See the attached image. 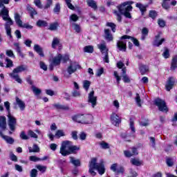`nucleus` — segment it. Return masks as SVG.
Here are the masks:
<instances>
[{
  "mask_svg": "<svg viewBox=\"0 0 177 177\" xmlns=\"http://www.w3.org/2000/svg\"><path fill=\"white\" fill-rule=\"evenodd\" d=\"M132 1H125L120 4V6H118V10H114L113 13L117 16V20L119 22H121L122 17L121 15H124L127 19H132V16H131V12L132 11Z\"/></svg>",
  "mask_w": 177,
  "mask_h": 177,
  "instance_id": "1",
  "label": "nucleus"
},
{
  "mask_svg": "<svg viewBox=\"0 0 177 177\" xmlns=\"http://www.w3.org/2000/svg\"><path fill=\"white\" fill-rule=\"evenodd\" d=\"M97 162V159L96 158H93L89 162L88 167V172L92 175V176H95L96 173L94 169H96L100 175H103L104 172H106V167H104V162L103 160H101L99 163Z\"/></svg>",
  "mask_w": 177,
  "mask_h": 177,
  "instance_id": "2",
  "label": "nucleus"
},
{
  "mask_svg": "<svg viewBox=\"0 0 177 177\" xmlns=\"http://www.w3.org/2000/svg\"><path fill=\"white\" fill-rule=\"evenodd\" d=\"M77 150H80L78 147L73 145V142L69 140H65L62 142L59 153L63 157H66L75 153Z\"/></svg>",
  "mask_w": 177,
  "mask_h": 177,
  "instance_id": "3",
  "label": "nucleus"
},
{
  "mask_svg": "<svg viewBox=\"0 0 177 177\" xmlns=\"http://www.w3.org/2000/svg\"><path fill=\"white\" fill-rule=\"evenodd\" d=\"M124 39H131V42H133L136 46H139V41H138V39L131 36L123 35L120 38V41L117 42V47L118 48L119 50H123V52L127 50V40Z\"/></svg>",
  "mask_w": 177,
  "mask_h": 177,
  "instance_id": "4",
  "label": "nucleus"
},
{
  "mask_svg": "<svg viewBox=\"0 0 177 177\" xmlns=\"http://www.w3.org/2000/svg\"><path fill=\"white\" fill-rule=\"evenodd\" d=\"M26 70H27V66H18L13 69L12 73H9V76L12 78V80H15L18 84H23V80L20 78L19 73H23V71H26Z\"/></svg>",
  "mask_w": 177,
  "mask_h": 177,
  "instance_id": "5",
  "label": "nucleus"
},
{
  "mask_svg": "<svg viewBox=\"0 0 177 177\" xmlns=\"http://www.w3.org/2000/svg\"><path fill=\"white\" fill-rule=\"evenodd\" d=\"M72 120L80 124H92L93 122V115L91 114L75 115L72 118Z\"/></svg>",
  "mask_w": 177,
  "mask_h": 177,
  "instance_id": "6",
  "label": "nucleus"
},
{
  "mask_svg": "<svg viewBox=\"0 0 177 177\" xmlns=\"http://www.w3.org/2000/svg\"><path fill=\"white\" fill-rule=\"evenodd\" d=\"M81 68V66L77 62H71L66 68V71H64V75L66 78H70L71 74H74L77 70Z\"/></svg>",
  "mask_w": 177,
  "mask_h": 177,
  "instance_id": "7",
  "label": "nucleus"
},
{
  "mask_svg": "<svg viewBox=\"0 0 177 177\" xmlns=\"http://www.w3.org/2000/svg\"><path fill=\"white\" fill-rule=\"evenodd\" d=\"M154 103L160 111H162V113H168V106H167L165 101L157 98L154 100Z\"/></svg>",
  "mask_w": 177,
  "mask_h": 177,
  "instance_id": "8",
  "label": "nucleus"
},
{
  "mask_svg": "<svg viewBox=\"0 0 177 177\" xmlns=\"http://www.w3.org/2000/svg\"><path fill=\"white\" fill-rule=\"evenodd\" d=\"M50 63L49 69L50 71L53 70L55 66L60 65V63H62V54H57L55 57L50 59Z\"/></svg>",
  "mask_w": 177,
  "mask_h": 177,
  "instance_id": "9",
  "label": "nucleus"
},
{
  "mask_svg": "<svg viewBox=\"0 0 177 177\" xmlns=\"http://www.w3.org/2000/svg\"><path fill=\"white\" fill-rule=\"evenodd\" d=\"M3 20L4 21H6L4 25L6 34L10 38H12V28H10V26H13V21L10 19V17H8V18H6V19Z\"/></svg>",
  "mask_w": 177,
  "mask_h": 177,
  "instance_id": "10",
  "label": "nucleus"
},
{
  "mask_svg": "<svg viewBox=\"0 0 177 177\" xmlns=\"http://www.w3.org/2000/svg\"><path fill=\"white\" fill-rule=\"evenodd\" d=\"M97 46H98V49H100V50L102 52V53L103 55H104V61L105 62V63H109V53H108L109 49L106 46V44H98Z\"/></svg>",
  "mask_w": 177,
  "mask_h": 177,
  "instance_id": "11",
  "label": "nucleus"
},
{
  "mask_svg": "<svg viewBox=\"0 0 177 177\" xmlns=\"http://www.w3.org/2000/svg\"><path fill=\"white\" fill-rule=\"evenodd\" d=\"M88 104L91 105V107H93V109H95V107H96V104H97V97L95 96L94 91H92L88 93Z\"/></svg>",
  "mask_w": 177,
  "mask_h": 177,
  "instance_id": "12",
  "label": "nucleus"
},
{
  "mask_svg": "<svg viewBox=\"0 0 177 177\" xmlns=\"http://www.w3.org/2000/svg\"><path fill=\"white\" fill-rule=\"evenodd\" d=\"M8 127L10 131H12V132H15V129H16V124H17L16 118L12 115V114L8 113Z\"/></svg>",
  "mask_w": 177,
  "mask_h": 177,
  "instance_id": "13",
  "label": "nucleus"
},
{
  "mask_svg": "<svg viewBox=\"0 0 177 177\" xmlns=\"http://www.w3.org/2000/svg\"><path fill=\"white\" fill-rule=\"evenodd\" d=\"M177 81H176V78L175 77H169L167 80V82L165 85L166 86V90L169 91L170 90L172 89V88H174V85H175V84H176Z\"/></svg>",
  "mask_w": 177,
  "mask_h": 177,
  "instance_id": "14",
  "label": "nucleus"
},
{
  "mask_svg": "<svg viewBox=\"0 0 177 177\" xmlns=\"http://www.w3.org/2000/svg\"><path fill=\"white\" fill-rule=\"evenodd\" d=\"M111 121L113 125L118 127L121 124V118L115 113H112L111 115Z\"/></svg>",
  "mask_w": 177,
  "mask_h": 177,
  "instance_id": "15",
  "label": "nucleus"
},
{
  "mask_svg": "<svg viewBox=\"0 0 177 177\" xmlns=\"http://www.w3.org/2000/svg\"><path fill=\"white\" fill-rule=\"evenodd\" d=\"M33 49L35 52H37L39 55L41 56V57H45V54H44V50L42 49V47H41V46L38 44H35Z\"/></svg>",
  "mask_w": 177,
  "mask_h": 177,
  "instance_id": "16",
  "label": "nucleus"
},
{
  "mask_svg": "<svg viewBox=\"0 0 177 177\" xmlns=\"http://www.w3.org/2000/svg\"><path fill=\"white\" fill-rule=\"evenodd\" d=\"M0 16L2 17L3 20H6L9 17V10L6 7H3V9L0 12Z\"/></svg>",
  "mask_w": 177,
  "mask_h": 177,
  "instance_id": "17",
  "label": "nucleus"
},
{
  "mask_svg": "<svg viewBox=\"0 0 177 177\" xmlns=\"http://www.w3.org/2000/svg\"><path fill=\"white\" fill-rule=\"evenodd\" d=\"M16 103L19 107L21 111H24V110H26V103H24L23 100H20L19 97H17Z\"/></svg>",
  "mask_w": 177,
  "mask_h": 177,
  "instance_id": "18",
  "label": "nucleus"
},
{
  "mask_svg": "<svg viewBox=\"0 0 177 177\" xmlns=\"http://www.w3.org/2000/svg\"><path fill=\"white\" fill-rule=\"evenodd\" d=\"M160 39V35L156 36V39L153 41V46H160V45H162V42H165V39L162 38Z\"/></svg>",
  "mask_w": 177,
  "mask_h": 177,
  "instance_id": "19",
  "label": "nucleus"
},
{
  "mask_svg": "<svg viewBox=\"0 0 177 177\" xmlns=\"http://www.w3.org/2000/svg\"><path fill=\"white\" fill-rule=\"evenodd\" d=\"M0 136H1V138H3V139L4 140H6V142H7V143H9V145H13V143L15 142V140H13V138L12 137H9L7 136H4L0 131Z\"/></svg>",
  "mask_w": 177,
  "mask_h": 177,
  "instance_id": "20",
  "label": "nucleus"
},
{
  "mask_svg": "<svg viewBox=\"0 0 177 177\" xmlns=\"http://www.w3.org/2000/svg\"><path fill=\"white\" fill-rule=\"evenodd\" d=\"M117 167V163L113 164L111 167V171L113 172H118V174L124 172V167H120L119 169H118Z\"/></svg>",
  "mask_w": 177,
  "mask_h": 177,
  "instance_id": "21",
  "label": "nucleus"
},
{
  "mask_svg": "<svg viewBox=\"0 0 177 177\" xmlns=\"http://www.w3.org/2000/svg\"><path fill=\"white\" fill-rule=\"evenodd\" d=\"M0 129L3 131L6 129V118L5 116H0Z\"/></svg>",
  "mask_w": 177,
  "mask_h": 177,
  "instance_id": "22",
  "label": "nucleus"
},
{
  "mask_svg": "<svg viewBox=\"0 0 177 177\" xmlns=\"http://www.w3.org/2000/svg\"><path fill=\"white\" fill-rule=\"evenodd\" d=\"M14 18L16 24H17L19 27H21V26L23 24V21H21V17L20 16V15H19V13H15Z\"/></svg>",
  "mask_w": 177,
  "mask_h": 177,
  "instance_id": "23",
  "label": "nucleus"
},
{
  "mask_svg": "<svg viewBox=\"0 0 177 177\" xmlns=\"http://www.w3.org/2000/svg\"><path fill=\"white\" fill-rule=\"evenodd\" d=\"M56 46H58L59 49H62V44L59 39L54 38L52 42V48H55Z\"/></svg>",
  "mask_w": 177,
  "mask_h": 177,
  "instance_id": "24",
  "label": "nucleus"
},
{
  "mask_svg": "<svg viewBox=\"0 0 177 177\" xmlns=\"http://www.w3.org/2000/svg\"><path fill=\"white\" fill-rule=\"evenodd\" d=\"M86 3L88 6L92 8V9H94V10H96V9H97V5L96 4V1L93 0H86Z\"/></svg>",
  "mask_w": 177,
  "mask_h": 177,
  "instance_id": "25",
  "label": "nucleus"
},
{
  "mask_svg": "<svg viewBox=\"0 0 177 177\" xmlns=\"http://www.w3.org/2000/svg\"><path fill=\"white\" fill-rule=\"evenodd\" d=\"M70 162L73 164L75 167H80L81 162L78 159H75L74 157H70Z\"/></svg>",
  "mask_w": 177,
  "mask_h": 177,
  "instance_id": "26",
  "label": "nucleus"
},
{
  "mask_svg": "<svg viewBox=\"0 0 177 177\" xmlns=\"http://www.w3.org/2000/svg\"><path fill=\"white\" fill-rule=\"evenodd\" d=\"M105 39L106 41H113V35L110 33V30L105 29L104 30Z\"/></svg>",
  "mask_w": 177,
  "mask_h": 177,
  "instance_id": "27",
  "label": "nucleus"
},
{
  "mask_svg": "<svg viewBox=\"0 0 177 177\" xmlns=\"http://www.w3.org/2000/svg\"><path fill=\"white\" fill-rule=\"evenodd\" d=\"M29 153H39V147L37 144L33 145L32 147H28Z\"/></svg>",
  "mask_w": 177,
  "mask_h": 177,
  "instance_id": "28",
  "label": "nucleus"
},
{
  "mask_svg": "<svg viewBox=\"0 0 177 177\" xmlns=\"http://www.w3.org/2000/svg\"><path fill=\"white\" fill-rule=\"evenodd\" d=\"M53 106L57 110H68V106L62 105L60 104H54Z\"/></svg>",
  "mask_w": 177,
  "mask_h": 177,
  "instance_id": "29",
  "label": "nucleus"
},
{
  "mask_svg": "<svg viewBox=\"0 0 177 177\" xmlns=\"http://www.w3.org/2000/svg\"><path fill=\"white\" fill-rule=\"evenodd\" d=\"M147 35H149V29H147V28H142V36H141L142 41H145V39H146V37H147Z\"/></svg>",
  "mask_w": 177,
  "mask_h": 177,
  "instance_id": "30",
  "label": "nucleus"
},
{
  "mask_svg": "<svg viewBox=\"0 0 177 177\" xmlns=\"http://www.w3.org/2000/svg\"><path fill=\"white\" fill-rule=\"evenodd\" d=\"M31 88L35 96H39V95H41V93L42 92L41 89L34 85H32Z\"/></svg>",
  "mask_w": 177,
  "mask_h": 177,
  "instance_id": "31",
  "label": "nucleus"
},
{
  "mask_svg": "<svg viewBox=\"0 0 177 177\" xmlns=\"http://www.w3.org/2000/svg\"><path fill=\"white\" fill-rule=\"evenodd\" d=\"M29 160L30 161H33V162H37V161H42V160H46V157H44L41 159L35 156H31L29 157Z\"/></svg>",
  "mask_w": 177,
  "mask_h": 177,
  "instance_id": "32",
  "label": "nucleus"
},
{
  "mask_svg": "<svg viewBox=\"0 0 177 177\" xmlns=\"http://www.w3.org/2000/svg\"><path fill=\"white\" fill-rule=\"evenodd\" d=\"M27 10H28V12H30V16H31L32 19H34V16H35V15L37 14V10H35V9H34L31 6H28L27 7Z\"/></svg>",
  "mask_w": 177,
  "mask_h": 177,
  "instance_id": "33",
  "label": "nucleus"
},
{
  "mask_svg": "<svg viewBox=\"0 0 177 177\" xmlns=\"http://www.w3.org/2000/svg\"><path fill=\"white\" fill-rule=\"evenodd\" d=\"M175 68H177V56H174L171 61V70H175Z\"/></svg>",
  "mask_w": 177,
  "mask_h": 177,
  "instance_id": "34",
  "label": "nucleus"
},
{
  "mask_svg": "<svg viewBox=\"0 0 177 177\" xmlns=\"http://www.w3.org/2000/svg\"><path fill=\"white\" fill-rule=\"evenodd\" d=\"M37 27H48V22L44 20H39L37 22Z\"/></svg>",
  "mask_w": 177,
  "mask_h": 177,
  "instance_id": "35",
  "label": "nucleus"
},
{
  "mask_svg": "<svg viewBox=\"0 0 177 177\" xmlns=\"http://www.w3.org/2000/svg\"><path fill=\"white\" fill-rule=\"evenodd\" d=\"M99 145H100L101 149H104V150L110 149V145H109V143H107L104 141H102V142H99Z\"/></svg>",
  "mask_w": 177,
  "mask_h": 177,
  "instance_id": "36",
  "label": "nucleus"
},
{
  "mask_svg": "<svg viewBox=\"0 0 177 177\" xmlns=\"http://www.w3.org/2000/svg\"><path fill=\"white\" fill-rule=\"evenodd\" d=\"M140 71L141 74L142 75H144V74H146V73H147V71H149V67L146 65H142L140 67Z\"/></svg>",
  "mask_w": 177,
  "mask_h": 177,
  "instance_id": "37",
  "label": "nucleus"
},
{
  "mask_svg": "<svg viewBox=\"0 0 177 177\" xmlns=\"http://www.w3.org/2000/svg\"><path fill=\"white\" fill-rule=\"evenodd\" d=\"M136 6L140 9L142 15L145 14V12H146V6L141 3H136Z\"/></svg>",
  "mask_w": 177,
  "mask_h": 177,
  "instance_id": "38",
  "label": "nucleus"
},
{
  "mask_svg": "<svg viewBox=\"0 0 177 177\" xmlns=\"http://www.w3.org/2000/svg\"><path fill=\"white\" fill-rule=\"evenodd\" d=\"M131 162L133 165H136V167L142 165V161L139 160V159L133 158L131 160Z\"/></svg>",
  "mask_w": 177,
  "mask_h": 177,
  "instance_id": "39",
  "label": "nucleus"
},
{
  "mask_svg": "<svg viewBox=\"0 0 177 177\" xmlns=\"http://www.w3.org/2000/svg\"><path fill=\"white\" fill-rule=\"evenodd\" d=\"M91 86V82L88 80H84L83 82V88L88 92L89 87Z\"/></svg>",
  "mask_w": 177,
  "mask_h": 177,
  "instance_id": "40",
  "label": "nucleus"
},
{
  "mask_svg": "<svg viewBox=\"0 0 177 177\" xmlns=\"http://www.w3.org/2000/svg\"><path fill=\"white\" fill-rule=\"evenodd\" d=\"M65 133H64V131L63 130H57L55 133V136H56V138H57L58 139L59 138H62V136H65Z\"/></svg>",
  "mask_w": 177,
  "mask_h": 177,
  "instance_id": "41",
  "label": "nucleus"
},
{
  "mask_svg": "<svg viewBox=\"0 0 177 177\" xmlns=\"http://www.w3.org/2000/svg\"><path fill=\"white\" fill-rule=\"evenodd\" d=\"M28 136L34 138L35 139H38V135H37V133H35V132H34L32 130H28Z\"/></svg>",
  "mask_w": 177,
  "mask_h": 177,
  "instance_id": "42",
  "label": "nucleus"
},
{
  "mask_svg": "<svg viewBox=\"0 0 177 177\" xmlns=\"http://www.w3.org/2000/svg\"><path fill=\"white\" fill-rule=\"evenodd\" d=\"M57 27H59V24H57V22L54 24H51L50 25L48 30H50V31H55L57 30Z\"/></svg>",
  "mask_w": 177,
  "mask_h": 177,
  "instance_id": "43",
  "label": "nucleus"
},
{
  "mask_svg": "<svg viewBox=\"0 0 177 177\" xmlns=\"http://www.w3.org/2000/svg\"><path fill=\"white\" fill-rule=\"evenodd\" d=\"M84 52H86L87 53H93V46H85Z\"/></svg>",
  "mask_w": 177,
  "mask_h": 177,
  "instance_id": "44",
  "label": "nucleus"
},
{
  "mask_svg": "<svg viewBox=\"0 0 177 177\" xmlns=\"http://www.w3.org/2000/svg\"><path fill=\"white\" fill-rule=\"evenodd\" d=\"M53 12L54 13H57V15H59V13L60 12V3H57L55 4V6L53 9Z\"/></svg>",
  "mask_w": 177,
  "mask_h": 177,
  "instance_id": "45",
  "label": "nucleus"
},
{
  "mask_svg": "<svg viewBox=\"0 0 177 177\" xmlns=\"http://www.w3.org/2000/svg\"><path fill=\"white\" fill-rule=\"evenodd\" d=\"M6 62H7V64H6V68L13 67V62L10 59L6 58Z\"/></svg>",
  "mask_w": 177,
  "mask_h": 177,
  "instance_id": "46",
  "label": "nucleus"
},
{
  "mask_svg": "<svg viewBox=\"0 0 177 177\" xmlns=\"http://www.w3.org/2000/svg\"><path fill=\"white\" fill-rule=\"evenodd\" d=\"M20 138H21L23 140H28V139H30L28 136H27V134H26V132L24 131L21 132Z\"/></svg>",
  "mask_w": 177,
  "mask_h": 177,
  "instance_id": "47",
  "label": "nucleus"
},
{
  "mask_svg": "<svg viewBox=\"0 0 177 177\" xmlns=\"http://www.w3.org/2000/svg\"><path fill=\"white\" fill-rule=\"evenodd\" d=\"M36 168H37V169H39V171H40V172H45L46 171V166H42L40 165H38L36 166Z\"/></svg>",
  "mask_w": 177,
  "mask_h": 177,
  "instance_id": "48",
  "label": "nucleus"
},
{
  "mask_svg": "<svg viewBox=\"0 0 177 177\" xmlns=\"http://www.w3.org/2000/svg\"><path fill=\"white\" fill-rule=\"evenodd\" d=\"M136 101L139 107L142 106V101L140 100V96L138 93L136 94Z\"/></svg>",
  "mask_w": 177,
  "mask_h": 177,
  "instance_id": "49",
  "label": "nucleus"
},
{
  "mask_svg": "<svg viewBox=\"0 0 177 177\" xmlns=\"http://www.w3.org/2000/svg\"><path fill=\"white\" fill-rule=\"evenodd\" d=\"M107 27H111L113 32H115V24L111 22L106 23Z\"/></svg>",
  "mask_w": 177,
  "mask_h": 177,
  "instance_id": "50",
  "label": "nucleus"
},
{
  "mask_svg": "<svg viewBox=\"0 0 177 177\" xmlns=\"http://www.w3.org/2000/svg\"><path fill=\"white\" fill-rule=\"evenodd\" d=\"M65 2L69 9L74 10V6L71 3V0H65Z\"/></svg>",
  "mask_w": 177,
  "mask_h": 177,
  "instance_id": "51",
  "label": "nucleus"
},
{
  "mask_svg": "<svg viewBox=\"0 0 177 177\" xmlns=\"http://www.w3.org/2000/svg\"><path fill=\"white\" fill-rule=\"evenodd\" d=\"M20 27L21 28H26L27 30H32V26L28 24H22Z\"/></svg>",
  "mask_w": 177,
  "mask_h": 177,
  "instance_id": "52",
  "label": "nucleus"
},
{
  "mask_svg": "<svg viewBox=\"0 0 177 177\" xmlns=\"http://www.w3.org/2000/svg\"><path fill=\"white\" fill-rule=\"evenodd\" d=\"M39 66H40V68H41V70H44V71H46V70H48V66H46V64H45V62H40Z\"/></svg>",
  "mask_w": 177,
  "mask_h": 177,
  "instance_id": "53",
  "label": "nucleus"
},
{
  "mask_svg": "<svg viewBox=\"0 0 177 177\" xmlns=\"http://www.w3.org/2000/svg\"><path fill=\"white\" fill-rule=\"evenodd\" d=\"M113 75H114L115 78L116 79L118 85H119L120 82L121 81V77H120V75H118V73H117V71L113 72Z\"/></svg>",
  "mask_w": 177,
  "mask_h": 177,
  "instance_id": "54",
  "label": "nucleus"
},
{
  "mask_svg": "<svg viewBox=\"0 0 177 177\" xmlns=\"http://www.w3.org/2000/svg\"><path fill=\"white\" fill-rule=\"evenodd\" d=\"M130 129H131V133H135V124L133 123V121L132 120H130Z\"/></svg>",
  "mask_w": 177,
  "mask_h": 177,
  "instance_id": "55",
  "label": "nucleus"
},
{
  "mask_svg": "<svg viewBox=\"0 0 177 177\" xmlns=\"http://www.w3.org/2000/svg\"><path fill=\"white\" fill-rule=\"evenodd\" d=\"M149 17H151V19H155L157 17V12L154 11V10H151L149 12Z\"/></svg>",
  "mask_w": 177,
  "mask_h": 177,
  "instance_id": "56",
  "label": "nucleus"
},
{
  "mask_svg": "<svg viewBox=\"0 0 177 177\" xmlns=\"http://www.w3.org/2000/svg\"><path fill=\"white\" fill-rule=\"evenodd\" d=\"M35 5L37 6L39 9H42V4L41 3V0H35L34 1Z\"/></svg>",
  "mask_w": 177,
  "mask_h": 177,
  "instance_id": "57",
  "label": "nucleus"
},
{
  "mask_svg": "<svg viewBox=\"0 0 177 177\" xmlns=\"http://www.w3.org/2000/svg\"><path fill=\"white\" fill-rule=\"evenodd\" d=\"M104 73V69L103 68H101L98 70H97L96 75L97 77H101L102 74Z\"/></svg>",
  "mask_w": 177,
  "mask_h": 177,
  "instance_id": "58",
  "label": "nucleus"
},
{
  "mask_svg": "<svg viewBox=\"0 0 177 177\" xmlns=\"http://www.w3.org/2000/svg\"><path fill=\"white\" fill-rule=\"evenodd\" d=\"M162 8L165 9V10H168V9H169V4L167 1H163L162 3Z\"/></svg>",
  "mask_w": 177,
  "mask_h": 177,
  "instance_id": "59",
  "label": "nucleus"
},
{
  "mask_svg": "<svg viewBox=\"0 0 177 177\" xmlns=\"http://www.w3.org/2000/svg\"><path fill=\"white\" fill-rule=\"evenodd\" d=\"M166 162L168 167H172V165H174V160L171 158H167Z\"/></svg>",
  "mask_w": 177,
  "mask_h": 177,
  "instance_id": "60",
  "label": "nucleus"
},
{
  "mask_svg": "<svg viewBox=\"0 0 177 177\" xmlns=\"http://www.w3.org/2000/svg\"><path fill=\"white\" fill-rule=\"evenodd\" d=\"M78 19H79V17L75 14H73L70 17V20H72V21H77V20H78Z\"/></svg>",
  "mask_w": 177,
  "mask_h": 177,
  "instance_id": "61",
  "label": "nucleus"
},
{
  "mask_svg": "<svg viewBox=\"0 0 177 177\" xmlns=\"http://www.w3.org/2000/svg\"><path fill=\"white\" fill-rule=\"evenodd\" d=\"M73 26L74 27V30L75 31H76V32H80V31H81V28L79 26L78 24H73Z\"/></svg>",
  "mask_w": 177,
  "mask_h": 177,
  "instance_id": "62",
  "label": "nucleus"
},
{
  "mask_svg": "<svg viewBox=\"0 0 177 177\" xmlns=\"http://www.w3.org/2000/svg\"><path fill=\"white\" fill-rule=\"evenodd\" d=\"M37 171L35 169H32L30 171V177H37Z\"/></svg>",
  "mask_w": 177,
  "mask_h": 177,
  "instance_id": "63",
  "label": "nucleus"
},
{
  "mask_svg": "<svg viewBox=\"0 0 177 177\" xmlns=\"http://www.w3.org/2000/svg\"><path fill=\"white\" fill-rule=\"evenodd\" d=\"M124 154L125 157L131 158L132 157V152L130 151H124Z\"/></svg>",
  "mask_w": 177,
  "mask_h": 177,
  "instance_id": "64",
  "label": "nucleus"
}]
</instances>
